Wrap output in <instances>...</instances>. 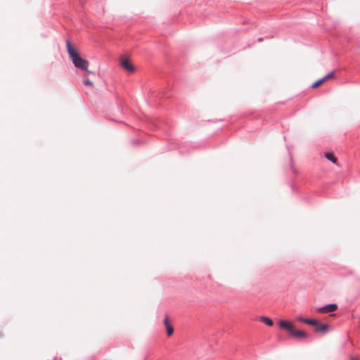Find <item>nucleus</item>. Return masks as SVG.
Wrapping results in <instances>:
<instances>
[{
	"mask_svg": "<svg viewBox=\"0 0 360 360\" xmlns=\"http://www.w3.org/2000/svg\"><path fill=\"white\" fill-rule=\"evenodd\" d=\"M324 82H325L324 79L321 78V79H320L317 80L316 82H315L311 85V88H313V89L318 88L319 86H320L321 85H322Z\"/></svg>",
	"mask_w": 360,
	"mask_h": 360,
	"instance_id": "obj_10",
	"label": "nucleus"
},
{
	"mask_svg": "<svg viewBox=\"0 0 360 360\" xmlns=\"http://www.w3.org/2000/svg\"><path fill=\"white\" fill-rule=\"evenodd\" d=\"M281 328L285 330L290 336L296 339H305L308 338V335L303 330H297L293 323L290 321L281 320L279 321Z\"/></svg>",
	"mask_w": 360,
	"mask_h": 360,
	"instance_id": "obj_2",
	"label": "nucleus"
},
{
	"mask_svg": "<svg viewBox=\"0 0 360 360\" xmlns=\"http://www.w3.org/2000/svg\"><path fill=\"white\" fill-rule=\"evenodd\" d=\"M84 83L86 86H94L93 82H91V80H89L88 78H86L85 77H84Z\"/></svg>",
	"mask_w": 360,
	"mask_h": 360,
	"instance_id": "obj_12",
	"label": "nucleus"
},
{
	"mask_svg": "<svg viewBox=\"0 0 360 360\" xmlns=\"http://www.w3.org/2000/svg\"><path fill=\"white\" fill-rule=\"evenodd\" d=\"M299 320L301 322H303V323H307V324L311 325V326H316V324H318V321L316 319H304V318H300Z\"/></svg>",
	"mask_w": 360,
	"mask_h": 360,
	"instance_id": "obj_7",
	"label": "nucleus"
},
{
	"mask_svg": "<svg viewBox=\"0 0 360 360\" xmlns=\"http://www.w3.org/2000/svg\"><path fill=\"white\" fill-rule=\"evenodd\" d=\"M120 65L124 70L129 72H134L135 71L134 65L131 63L128 58H122L120 61Z\"/></svg>",
	"mask_w": 360,
	"mask_h": 360,
	"instance_id": "obj_3",
	"label": "nucleus"
},
{
	"mask_svg": "<svg viewBox=\"0 0 360 360\" xmlns=\"http://www.w3.org/2000/svg\"><path fill=\"white\" fill-rule=\"evenodd\" d=\"M66 46L68 54L72 59V61L75 66L83 70H86L89 73H93L91 71L88 70L89 61L82 58L79 53L72 46L71 43L69 41L66 42Z\"/></svg>",
	"mask_w": 360,
	"mask_h": 360,
	"instance_id": "obj_1",
	"label": "nucleus"
},
{
	"mask_svg": "<svg viewBox=\"0 0 360 360\" xmlns=\"http://www.w3.org/2000/svg\"><path fill=\"white\" fill-rule=\"evenodd\" d=\"M334 77V72H330L328 75H326L325 77H323L324 79V81H327L328 79H332Z\"/></svg>",
	"mask_w": 360,
	"mask_h": 360,
	"instance_id": "obj_11",
	"label": "nucleus"
},
{
	"mask_svg": "<svg viewBox=\"0 0 360 360\" xmlns=\"http://www.w3.org/2000/svg\"><path fill=\"white\" fill-rule=\"evenodd\" d=\"M259 320L262 323H265L266 325H267L269 326H272L273 324H274L273 321L271 319H269V318H268L266 316H261L259 318Z\"/></svg>",
	"mask_w": 360,
	"mask_h": 360,
	"instance_id": "obj_8",
	"label": "nucleus"
},
{
	"mask_svg": "<svg viewBox=\"0 0 360 360\" xmlns=\"http://www.w3.org/2000/svg\"><path fill=\"white\" fill-rule=\"evenodd\" d=\"M164 324L166 327L167 335L171 336L173 334L174 330L172 326L169 323L168 316H165L164 320Z\"/></svg>",
	"mask_w": 360,
	"mask_h": 360,
	"instance_id": "obj_6",
	"label": "nucleus"
},
{
	"mask_svg": "<svg viewBox=\"0 0 360 360\" xmlns=\"http://www.w3.org/2000/svg\"><path fill=\"white\" fill-rule=\"evenodd\" d=\"M337 309H338L337 304H330L326 306L318 308L316 309V311L319 313L326 314V313H329V312H333V311H335Z\"/></svg>",
	"mask_w": 360,
	"mask_h": 360,
	"instance_id": "obj_4",
	"label": "nucleus"
},
{
	"mask_svg": "<svg viewBox=\"0 0 360 360\" xmlns=\"http://www.w3.org/2000/svg\"><path fill=\"white\" fill-rule=\"evenodd\" d=\"M325 157L333 163L337 164V158L332 153H326Z\"/></svg>",
	"mask_w": 360,
	"mask_h": 360,
	"instance_id": "obj_9",
	"label": "nucleus"
},
{
	"mask_svg": "<svg viewBox=\"0 0 360 360\" xmlns=\"http://www.w3.org/2000/svg\"><path fill=\"white\" fill-rule=\"evenodd\" d=\"M329 329V325L326 323H321L318 321L316 326L315 331L317 333H326Z\"/></svg>",
	"mask_w": 360,
	"mask_h": 360,
	"instance_id": "obj_5",
	"label": "nucleus"
}]
</instances>
